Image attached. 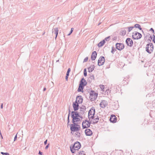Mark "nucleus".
<instances>
[{"label":"nucleus","mask_w":155,"mask_h":155,"mask_svg":"<svg viewBox=\"0 0 155 155\" xmlns=\"http://www.w3.org/2000/svg\"><path fill=\"white\" fill-rule=\"evenodd\" d=\"M95 111L94 109L91 108L88 112V117L91 121L94 123H96L98 121L97 117L94 116Z\"/></svg>","instance_id":"obj_1"},{"label":"nucleus","mask_w":155,"mask_h":155,"mask_svg":"<svg viewBox=\"0 0 155 155\" xmlns=\"http://www.w3.org/2000/svg\"><path fill=\"white\" fill-rule=\"evenodd\" d=\"M72 116L73 122L74 123L80 120L81 117L77 112H72Z\"/></svg>","instance_id":"obj_2"},{"label":"nucleus","mask_w":155,"mask_h":155,"mask_svg":"<svg viewBox=\"0 0 155 155\" xmlns=\"http://www.w3.org/2000/svg\"><path fill=\"white\" fill-rule=\"evenodd\" d=\"M81 144L79 142H76L72 147H71V150L72 153H74L76 150H78L81 147Z\"/></svg>","instance_id":"obj_3"},{"label":"nucleus","mask_w":155,"mask_h":155,"mask_svg":"<svg viewBox=\"0 0 155 155\" xmlns=\"http://www.w3.org/2000/svg\"><path fill=\"white\" fill-rule=\"evenodd\" d=\"M97 97V94L94 91H91L90 92L89 98L91 101H95Z\"/></svg>","instance_id":"obj_4"},{"label":"nucleus","mask_w":155,"mask_h":155,"mask_svg":"<svg viewBox=\"0 0 155 155\" xmlns=\"http://www.w3.org/2000/svg\"><path fill=\"white\" fill-rule=\"evenodd\" d=\"M146 51L149 53H151L153 50V46L152 43L147 44L146 47Z\"/></svg>","instance_id":"obj_5"},{"label":"nucleus","mask_w":155,"mask_h":155,"mask_svg":"<svg viewBox=\"0 0 155 155\" xmlns=\"http://www.w3.org/2000/svg\"><path fill=\"white\" fill-rule=\"evenodd\" d=\"M132 36L134 39H138L140 38L142 35L140 33L137 31H134L132 33Z\"/></svg>","instance_id":"obj_6"},{"label":"nucleus","mask_w":155,"mask_h":155,"mask_svg":"<svg viewBox=\"0 0 155 155\" xmlns=\"http://www.w3.org/2000/svg\"><path fill=\"white\" fill-rule=\"evenodd\" d=\"M116 47L117 49L119 50H121L124 48V45L123 44L117 43L116 45Z\"/></svg>","instance_id":"obj_7"},{"label":"nucleus","mask_w":155,"mask_h":155,"mask_svg":"<svg viewBox=\"0 0 155 155\" xmlns=\"http://www.w3.org/2000/svg\"><path fill=\"white\" fill-rule=\"evenodd\" d=\"M80 128L79 126L76 125H72L71 127V130L72 131H78Z\"/></svg>","instance_id":"obj_8"},{"label":"nucleus","mask_w":155,"mask_h":155,"mask_svg":"<svg viewBox=\"0 0 155 155\" xmlns=\"http://www.w3.org/2000/svg\"><path fill=\"white\" fill-rule=\"evenodd\" d=\"M82 125L83 128H87L90 126V123L88 121L85 120L83 122Z\"/></svg>","instance_id":"obj_9"},{"label":"nucleus","mask_w":155,"mask_h":155,"mask_svg":"<svg viewBox=\"0 0 155 155\" xmlns=\"http://www.w3.org/2000/svg\"><path fill=\"white\" fill-rule=\"evenodd\" d=\"M126 42L127 45L130 47H132L133 44L132 40L130 38H128L127 39Z\"/></svg>","instance_id":"obj_10"},{"label":"nucleus","mask_w":155,"mask_h":155,"mask_svg":"<svg viewBox=\"0 0 155 155\" xmlns=\"http://www.w3.org/2000/svg\"><path fill=\"white\" fill-rule=\"evenodd\" d=\"M105 61L104 58L103 57H100L98 61V64L99 66H101Z\"/></svg>","instance_id":"obj_11"},{"label":"nucleus","mask_w":155,"mask_h":155,"mask_svg":"<svg viewBox=\"0 0 155 155\" xmlns=\"http://www.w3.org/2000/svg\"><path fill=\"white\" fill-rule=\"evenodd\" d=\"M85 133L87 136H91L92 135V131L89 129H87L85 131Z\"/></svg>","instance_id":"obj_12"},{"label":"nucleus","mask_w":155,"mask_h":155,"mask_svg":"<svg viewBox=\"0 0 155 155\" xmlns=\"http://www.w3.org/2000/svg\"><path fill=\"white\" fill-rule=\"evenodd\" d=\"M107 105V102L106 101L103 100L101 101L100 104V107L101 108H104Z\"/></svg>","instance_id":"obj_13"},{"label":"nucleus","mask_w":155,"mask_h":155,"mask_svg":"<svg viewBox=\"0 0 155 155\" xmlns=\"http://www.w3.org/2000/svg\"><path fill=\"white\" fill-rule=\"evenodd\" d=\"M83 101V99L81 96H79L77 97L75 102L78 104H81Z\"/></svg>","instance_id":"obj_14"},{"label":"nucleus","mask_w":155,"mask_h":155,"mask_svg":"<svg viewBox=\"0 0 155 155\" xmlns=\"http://www.w3.org/2000/svg\"><path fill=\"white\" fill-rule=\"evenodd\" d=\"M87 84V82L85 79L83 78L80 82L79 85L84 87Z\"/></svg>","instance_id":"obj_15"},{"label":"nucleus","mask_w":155,"mask_h":155,"mask_svg":"<svg viewBox=\"0 0 155 155\" xmlns=\"http://www.w3.org/2000/svg\"><path fill=\"white\" fill-rule=\"evenodd\" d=\"M111 122L115 123L117 121V118L114 115H111L110 118Z\"/></svg>","instance_id":"obj_16"},{"label":"nucleus","mask_w":155,"mask_h":155,"mask_svg":"<svg viewBox=\"0 0 155 155\" xmlns=\"http://www.w3.org/2000/svg\"><path fill=\"white\" fill-rule=\"evenodd\" d=\"M78 104L75 102L73 103V107L75 111L77 110L78 109Z\"/></svg>","instance_id":"obj_17"},{"label":"nucleus","mask_w":155,"mask_h":155,"mask_svg":"<svg viewBox=\"0 0 155 155\" xmlns=\"http://www.w3.org/2000/svg\"><path fill=\"white\" fill-rule=\"evenodd\" d=\"M97 53L96 51H94L92 53L91 58L92 60H94L96 58Z\"/></svg>","instance_id":"obj_18"},{"label":"nucleus","mask_w":155,"mask_h":155,"mask_svg":"<svg viewBox=\"0 0 155 155\" xmlns=\"http://www.w3.org/2000/svg\"><path fill=\"white\" fill-rule=\"evenodd\" d=\"M84 87L80 85H79V87L78 90V92H83V89L84 88Z\"/></svg>","instance_id":"obj_19"},{"label":"nucleus","mask_w":155,"mask_h":155,"mask_svg":"<svg viewBox=\"0 0 155 155\" xmlns=\"http://www.w3.org/2000/svg\"><path fill=\"white\" fill-rule=\"evenodd\" d=\"M105 43V41L103 40L101 41L98 44V46L99 47H102V46L104 45Z\"/></svg>","instance_id":"obj_20"},{"label":"nucleus","mask_w":155,"mask_h":155,"mask_svg":"<svg viewBox=\"0 0 155 155\" xmlns=\"http://www.w3.org/2000/svg\"><path fill=\"white\" fill-rule=\"evenodd\" d=\"M54 33L56 35V38L57 37L58 33V29L57 28L54 29Z\"/></svg>","instance_id":"obj_21"},{"label":"nucleus","mask_w":155,"mask_h":155,"mask_svg":"<svg viewBox=\"0 0 155 155\" xmlns=\"http://www.w3.org/2000/svg\"><path fill=\"white\" fill-rule=\"evenodd\" d=\"M77 155H85V154L84 151H80Z\"/></svg>","instance_id":"obj_22"},{"label":"nucleus","mask_w":155,"mask_h":155,"mask_svg":"<svg viewBox=\"0 0 155 155\" xmlns=\"http://www.w3.org/2000/svg\"><path fill=\"white\" fill-rule=\"evenodd\" d=\"M100 88L101 89L102 91H104V90L105 87L104 85H100Z\"/></svg>","instance_id":"obj_23"},{"label":"nucleus","mask_w":155,"mask_h":155,"mask_svg":"<svg viewBox=\"0 0 155 155\" xmlns=\"http://www.w3.org/2000/svg\"><path fill=\"white\" fill-rule=\"evenodd\" d=\"M135 27H136L137 28H139L140 30L141 29L140 26L138 24H136L135 25Z\"/></svg>","instance_id":"obj_24"},{"label":"nucleus","mask_w":155,"mask_h":155,"mask_svg":"<svg viewBox=\"0 0 155 155\" xmlns=\"http://www.w3.org/2000/svg\"><path fill=\"white\" fill-rule=\"evenodd\" d=\"M1 153L3 155H9V153H3V152H1Z\"/></svg>","instance_id":"obj_25"},{"label":"nucleus","mask_w":155,"mask_h":155,"mask_svg":"<svg viewBox=\"0 0 155 155\" xmlns=\"http://www.w3.org/2000/svg\"><path fill=\"white\" fill-rule=\"evenodd\" d=\"M84 75L85 76H87V72L86 69H85L84 70Z\"/></svg>","instance_id":"obj_26"},{"label":"nucleus","mask_w":155,"mask_h":155,"mask_svg":"<svg viewBox=\"0 0 155 155\" xmlns=\"http://www.w3.org/2000/svg\"><path fill=\"white\" fill-rule=\"evenodd\" d=\"M134 28L133 27H129L128 28V31L129 32H130V31L132 29Z\"/></svg>","instance_id":"obj_27"},{"label":"nucleus","mask_w":155,"mask_h":155,"mask_svg":"<svg viewBox=\"0 0 155 155\" xmlns=\"http://www.w3.org/2000/svg\"><path fill=\"white\" fill-rule=\"evenodd\" d=\"M88 60V57H87L85 58H84V62H87V61Z\"/></svg>","instance_id":"obj_28"},{"label":"nucleus","mask_w":155,"mask_h":155,"mask_svg":"<svg viewBox=\"0 0 155 155\" xmlns=\"http://www.w3.org/2000/svg\"><path fill=\"white\" fill-rule=\"evenodd\" d=\"M70 71H71L70 68H68V71H67V74H68L69 75V72Z\"/></svg>","instance_id":"obj_29"},{"label":"nucleus","mask_w":155,"mask_h":155,"mask_svg":"<svg viewBox=\"0 0 155 155\" xmlns=\"http://www.w3.org/2000/svg\"><path fill=\"white\" fill-rule=\"evenodd\" d=\"M73 30H74V28H71V31L70 33V34H69L68 35H70L72 33Z\"/></svg>","instance_id":"obj_30"},{"label":"nucleus","mask_w":155,"mask_h":155,"mask_svg":"<svg viewBox=\"0 0 155 155\" xmlns=\"http://www.w3.org/2000/svg\"><path fill=\"white\" fill-rule=\"evenodd\" d=\"M69 76V75L68 74H66V78H65V79H66V80L67 81L68 80V77Z\"/></svg>","instance_id":"obj_31"},{"label":"nucleus","mask_w":155,"mask_h":155,"mask_svg":"<svg viewBox=\"0 0 155 155\" xmlns=\"http://www.w3.org/2000/svg\"><path fill=\"white\" fill-rule=\"evenodd\" d=\"M153 42L155 43V36L154 35L153 36Z\"/></svg>","instance_id":"obj_32"},{"label":"nucleus","mask_w":155,"mask_h":155,"mask_svg":"<svg viewBox=\"0 0 155 155\" xmlns=\"http://www.w3.org/2000/svg\"><path fill=\"white\" fill-rule=\"evenodd\" d=\"M49 145V144H48L45 147V149H47L48 148Z\"/></svg>","instance_id":"obj_33"},{"label":"nucleus","mask_w":155,"mask_h":155,"mask_svg":"<svg viewBox=\"0 0 155 155\" xmlns=\"http://www.w3.org/2000/svg\"><path fill=\"white\" fill-rule=\"evenodd\" d=\"M47 140H46L45 142H44V144L45 145H46L47 143Z\"/></svg>","instance_id":"obj_34"},{"label":"nucleus","mask_w":155,"mask_h":155,"mask_svg":"<svg viewBox=\"0 0 155 155\" xmlns=\"http://www.w3.org/2000/svg\"><path fill=\"white\" fill-rule=\"evenodd\" d=\"M17 135H16L15 138H14V141H15L16 139H17Z\"/></svg>","instance_id":"obj_35"},{"label":"nucleus","mask_w":155,"mask_h":155,"mask_svg":"<svg viewBox=\"0 0 155 155\" xmlns=\"http://www.w3.org/2000/svg\"><path fill=\"white\" fill-rule=\"evenodd\" d=\"M94 67H92V68H91V71H93V70H94Z\"/></svg>","instance_id":"obj_36"},{"label":"nucleus","mask_w":155,"mask_h":155,"mask_svg":"<svg viewBox=\"0 0 155 155\" xmlns=\"http://www.w3.org/2000/svg\"><path fill=\"white\" fill-rule=\"evenodd\" d=\"M109 37H107V38H105V40H107L108 39H109Z\"/></svg>","instance_id":"obj_37"},{"label":"nucleus","mask_w":155,"mask_h":155,"mask_svg":"<svg viewBox=\"0 0 155 155\" xmlns=\"http://www.w3.org/2000/svg\"><path fill=\"white\" fill-rule=\"evenodd\" d=\"M39 154H40L41 155H42V153L40 151L39 152Z\"/></svg>","instance_id":"obj_38"},{"label":"nucleus","mask_w":155,"mask_h":155,"mask_svg":"<svg viewBox=\"0 0 155 155\" xmlns=\"http://www.w3.org/2000/svg\"><path fill=\"white\" fill-rule=\"evenodd\" d=\"M150 29L153 31V33L154 32V31L152 28H151Z\"/></svg>","instance_id":"obj_39"},{"label":"nucleus","mask_w":155,"mask_h":155,"mask_svg":"<svg viewBox=\"0 0 155 155\" xmlns=\"http://www.w3.org/2000/svg\"><path fill=\"white\" fill-rule=\"evenodd\" d=\"M1 108H3V104H2L1 105Z\"/></svg>","instance_id":"obj_40"},{"label":"nucleus","mask_w":155,"mask_h":155,"mask_svg":"<svg viewBox=\"0 0 155 155\" xmlns=\"http://www.w3.org/2000/svg\"><path fill=\"white\" fill-rule=\"evenodd\" d=\"M45 90H46V88H44V91H45Z\"/></svg>","instance_id":"obj_41"},{"label":"nucleus","mask_w":155,"mask_h":155,"mask_svg":"<svg viewBox=\"0 0 155 155\" xmlns=\"http://www.w3.org/2000/svg\"><path fill=\"white\" fill-rule=\"evenodd\" d=\"M124 34H125V33H126V31H124Z\"/></svg>","instance_id":"obj_42"},{"label":"nucleus","mask_w":155,"mask_h":155,"mask_svg":"<svg viewBox=\"0 0 155 155\" xmlns=\"http://www.w3.org/2000/svg\"><path fill=\"white\" fill-rule=\"evenodd\" d=\"M91 68V67H90V68H88V70H90V69Z\"/></svg>","instance_id":"obj_43"},{"label":"nucleus","mask_w":155,"mask_h":155,"mask_svg":"<svg viewBox=\"0 0 155 155\" xmlns=\"http://www.w3.org/2000/svg\"><path fill=\"white\" fill-rule=\"evenodd\" d=\"M69 115L68 116V119L69 120Z\"/></svg>","instance_id":"obj_44"}]
</instances>
